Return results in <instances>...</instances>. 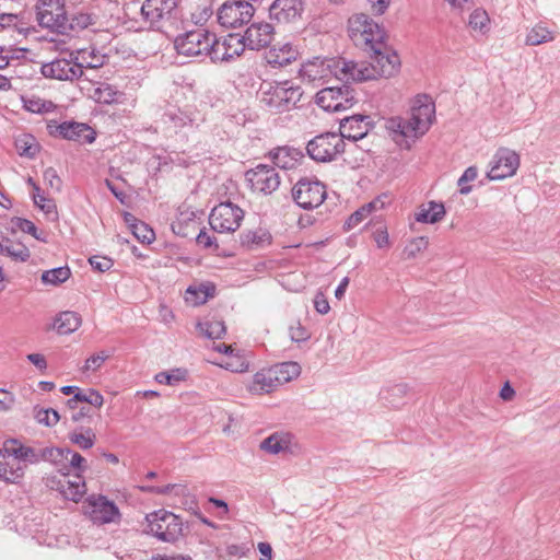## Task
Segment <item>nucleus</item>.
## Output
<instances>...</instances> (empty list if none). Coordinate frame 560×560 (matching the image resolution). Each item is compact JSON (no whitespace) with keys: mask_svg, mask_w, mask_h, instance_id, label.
<instances>
[{"mask_svg":"<svg viewBox=\"0 0 560 560\" xmlns=\"http://www.w3.org/2000/svg\"><path fill=\"white\" fill-rule=\"evenodd\" d=\"M434 115V103L429 96L421 95L415 100L407 117H390L386 120L385 128L396 144L409 150L412 143L430 129Z\"/></svg>","mask_w":560,"mask_h":560,"instance_id":"nucleus-1","label":"nucleus"},{"mask_svg":"<svg viewBox=\"0 0 560 560\" xmlns=\"http://www.w3.org/2000/svg\"><path fill=\"white\" fill-rule=\"evenodd\" d=\"M348 35L352 43L366 54L380 52V49L386 48L384 30L364 13L349 18Z\"/></svg>","mask_w":560,"mask_h":560,"instance_id":"nucleus-2","label":"nucleus"},{"mask_svg":"<svg viewBox=\"0 0 560 560\" xmlns=\"http://www.w3.org/2000/svg\"><path fill=\"white\" fill-rule=\"evenodd\" d=\"M301 86L290 81L265 83L260 88V103L272 113L289 112L301 101Z\"/></svg>","mask_w":560,"mask_h":560,"instance_id":"nucleus-3","label":"nucleus"},{"mask_svg":"<svg viewBox=\"0 0 560 560\" xmlns=\"http://www.w3.org/2000/svg\"><path fill=\"white\" fill-rule=\"evenodd\" d=\"M141 15L150 27L159 31L166 32L183 24L177 0H145L141 7Z\"/></svg>","mask_w":560,"mask_h":560,"instance_id":"nucleus-4","label":"nucleus"},{"mask_svg":"<svg viewBox=\"0 0 560 560\" xmlns=\"http://www.w3.org/2000/svg\"><path fill=\"white\" fill-rule=\"evenodd\" d=\"M159 124L166 137H180L182 139H187L188 135L199 126L195 112L176 106H168L161 115Z\"/></svg>","mask_w":560,"mask_h":560,"instance_id":"nucleus-5","label":"nucleus"},{"mask_svg":"<svg viewBox=\"0 0 560 560\" xmlns=\"http://www.w3.org/2000/svg\"><path fill=\"white\" fill-rule=\"evenodd\" d=\"M145 534L156 537L164 542H175L183 532L180 518L172 512L158 510L145 516Z\"/></svg>","mask_w":560,"mask_h":560,"instance_id":"nucleus-6","label":"nucleus"},{"mask_svg":"<svg viewBox=\"0 0 560 560\" xmlns=\"http://www.w3.org/2000/svg\"><path fill=\"white\" fill-rule=\"evenodd\" d=\"M340 57H314L302 63L299 74L303 82L317 85L327 82L331 77L340 80Z\"/></svg>","mask_w":560,"mask_h":560,"instance_id":"nucleus-7","label":"nucleus"},{"mask_svg":"<svg viewBox=\"0 0 560 560\" xmlns=\"http://www.w3.org/2000/svg\"><path fill=\"white\" fill-rule=\"evenodd\" d=\"M345 147L346 143L339 133L325 132L310 140L306 145V151L312 160L319 163H327L342 154Z\"/></svg>","mask_w":560,"mask_h":560,"instance_id":"nucleus-8","label":"nucleus"},{"mask_svg":"<svg viewBox=\"0 0 560 560\" xmlns=\"http://www.w3.org/2000/svg\"><path fill=\"white\" fill-rule=\"evenodd\" d=\"M326 186L318 179L301 178L292 188L295 203L305 210L319 207L326 199Z\"/></svg>","mask_w":560,"mask_h":560,"instance_id":"nucleus-9","label":"nucleus"},{"mask_svg":"<svg viewBox=\"0 0 560 560\" xmlns=\"http://www.w3.org/2000/svg\"><path fill=\"white\" fill-rule=\"evenodd\" d=\"M244 219V211L231 201L215 206L210 215L209 223L213 231L219 233L235 232Z\"/></svg>","mask_w":560,"mask_h":560,"instance_id":"nucleus-10","label":"nucleus"},{"mask_svg":"<svg viewBox=\"0 0 560 560\" xmlns=\"http://www.w3.org/2000/svg\"><path fill=\"white\" fill-rule=\"evenodd\" d=\"M83 63L78 61V57L70 52L67 57H59L50 62L43 63L42 74L47 79L59 81H73L83 75Z\"/></svg>","mask_w":560,"mask_h":560,"instance_id":"nucleus-11","label":"nucleus"},{"mask_svg":"<svg viewBox=\"0 0 560 560\" xmlns=\"http://www.w3.org/2000/svg\"><path fill=\"white\" fill-rule=\"evenodd\" d=\"M35 8L42 27L58 34L65 30L67 11L63 0H38Z\"/></svg>","mask_w":560,"mask_h":560,"instance_id":"nucleus-12","label":"nucleus"},{"mask_svg":"<svg viewBox=\"0 0 560 560\" xmlns=\"http://www.w3.org/2000/svg\"><path fill=\"white\" fill-rule=\"evenodd\" d=\"M254 12V7L247 1L228 0L218 9V22L228 28L238 27L248 23Z\"/></svg>","mask_w":560,"mask_h":560,"instance_id":"nucleus-13","label":"nucleus"},{"mask_svg":"<svg viewBox=\"0 0 560 560\" xmlns=\"http://www.w3.org/2000/svg\"><path fill=\"white\" fill-rule=\"evenodd\" d=\"M178 55L186 57L206 56L210 46V33L206 30L188 31L178 35L174 40Z\"/></svg>","mask_w":560,"mask_h":560,"instance_id":"nucleus-14","label":"nucleus"},{"mask_svg":"<svg viewBox=\"0 0 560 560\" xmlns=\"http://www.w3.org/2000/svg\"><path fill=\"white\" fill-rule=\"evenodd\" d=\"M245 179L253 191L270 195L279 188L280 176L273 166L258 164L246 171Z\"/></svg>","mask_w":560,"mask_h":560,"instance_id":"nucleus-15","label":"nucleus"},{"mask_svg":"<svg viewBox=\"0 0 560 560\" xmlns=\"http://www.w3.org/2000/svg\"><path fill=\"white\" fill-rule=\"evenodd\" d=\"M49 135L60 137L66 140L79 143H92L96 138V132L89 125L77 121H50L47 125Z\"/></svg>","mask_w":560,"mask_h":560,"instance_id":"nucleus-16","label":"nucleus"},{"mask_svg":"<svg viewBox=\"0 0 560 560\" xmlns=\"http://www.w3.org/2000/svg\"><path fill=\"white\" fill-rule=\"evenodd\" d=\"M315 103L327 112H340L350 108L354 103L349 86L325 88L315 95Z\"/></svg>","mask_w":560,"mask_h":560,"instance_id":"nucleus-17","label":"nucleus"},{"mask_svg":"<svg viewBox=\"0 0 560 560\" xmlns=\"http://www.w3.org/2000/svg\"><path fill=\"white\" fill-rule=\"evenodd\" d=\"M86 514L95 524L114 523L120 518L119 509L105 495H91L86 500Z\"/></svg>","mask_w":560,"mask_h":560,"instance_id":"nucleus-18","label":"nucleus"},{"mask_svg":"<svg viewBox=\"0 0 560 560\" xmlns=\"http://www.w3.org/2000/svg\"><path fill=\"white\" fill-rule=\"evenodd\" d=\"M520 166V155L508 148H500L492 158L488 178L501 180L513 176Z\"/></svg>","mask_w":560,"mask_h":560,"instance_id":"nucleus-19","label":"nucleus"},{"mask_svg":"<svg viewBox=\"0 0 560 560\" xmlns=\"http://www.w3.org/2000/svg\"><path fill=\"white\" fill-rule=\"evenodd\" d=\"M241 40L237 34H230L223 42L217 40L214 35L210 34L211 48L207 49L206 56L213 62L231 61L235 56L243 52Z\"/></svg>","mask_w":560,"mask_h":560,"instance_id":"nucleus-20","label":"nucleus"},{"mask_svg":"<svg viewBox=\"0 0 560 560\" xmlns=\"http://www.w3.org/2000/svg\"><path fill=\"white\" fill-rule=\"evenodd\" d=\"M68 475L67 471L61 474L60 477H48L46 486L58 491L65 499L78 502L85 493V482L80 475L75 476V480H70Z\"/></svg>","mask_w":560,"mask_h":560,"instance_id":"nucleus-21","label":"nucleus"},{"mask_svg":"<svg viewBox=\"0 0 560 560\" xmlns=\"http://www.w3.org/2000/svg\"><path fill=\"white\" fill-rule=\"evenodd\" d=\"M340 69V81H345L347 83L351 81L363 82L369 80H375L378 77H382L377 66H375L374 62H354L341 58Z\"/></svg>","mask_w":560,"mask_h":560,"instance_id":"nucleus-22","label":"nucleus"},{"mask_svg":"<svg viewBox=\"0 0 560 560\" xmlns=\"http://www.w3.org/2000/svg\"><path fill=\"white\" fill-rule=\"evenodd\" d=\"M273 37V27L269 23L259 22L253 23L245 32L243 36H240L241 47H245L250 50H259L267 47Z\"/></svg>","mask_w":560,"mask_h":560,"instance_id":"nucleus-23","label":"nucleus"},{"mask_svg":"<svg viewBox=\"0 0 560 560\" xmlns=\"http://www.w3.org/2000/svg\"><path fill=\"white\" fill-rule=\"evenodd\" d=\"M25 464H21L16 455L11 452L9 442L0 450V480L5 482H18L23 476Z\"/></svg>","mask_w":560,"mask_h":560,"instance_id":"nucleus-24","label":"nucleus"},{"mask_svg":"<svg viewBox=\"0 0 560 560\" xmlns=\"http://www.w3.org/2000/svg\"><path fill=\"white\" fill-rule=\"evenodd\" d=\"M372 126L371 117L368 115H354L346 117L340 121V136L342 140H351L353 142L363 139Z\"/></svg>","mask_w":560,"mask_h":560,"instance_id":"nucleus-25","label":"nucleus"},{"mask_svg":"<svg viewBox=\"0 0 560 560\" xmlns=\"http://www.w3.org/2000/svg\"><path fill=\"white\" fill-rule=\"evenodd\" d=\"M302 0H275L269 7V16L279 23H289L301 16Z\"/></svg>","mask_w":560,"mask_h":560,"instance_id":"nucleus-26","label":"nucleus"},{"mask_svg":"<svg viewBox=\"0 0 560 560\" xmlns=\"http://www.w3.org/2000/svg\"><path fill=\"white\" fill-rule=\"evenodd\" d=\"M300 51L290 43L277 44L266 52V61L273 68L285 67L298 59Z\"/></svg>","mask_w":560,"mask_h":560,"instance_id":"nucleus-27","label":"nucleus"},{"mask_svg":"<svg viewBox=\"0 0 560 560\" xmlns=\"http://www.w3.org/2000/svg\"><path fill=\"white\" fill-rule=\"evenodd\" d=\"M279 387L277 382V376L271 368L262 369L258 371L254 377L253 382L248 385V390L252 394L261 395L265 393H270Z\"/></svg>","mask_w":560,"mask_h":560,"instance_id":"nucleus-28","label":"nucleus"},{"mask_svg":"<svg viewBox=\"0 0 560 560\" xmlns=\"http://www.w3.org/2000/svg\"><path fill=\"white\" fill-rule=\"evenodd\" d=\"M369 55L375 66H377L382 77L394 75L400 65L398 55L396 52H387L386 48L380 49V52H370Z\"/></svg>","mask_w":560,"mask_h":560,"instance_id":"nucleus-29","label":"nucleus"},{"mask_svg":"<svg viewBox=\"0 0 560 560\" xmlns=\"http://www.w3.org/2000/svg\"><path fill=\"white\" fill-rule=\"evenodd\" d=\"M273 164L282 170H291L295 166L301 152L288 147H280L269 152Z\"/></svg>","mask_w":560,"mask_h":560,"instance_id":"nucleus-30","label":"nucleus"},{"mask_svg":"<svg viewBox=\"0 0 560 560\" xmlns=\"http://www.w3.org/2000/svg\"><path fill=\"white\" fill-rule=\"evenodd\" d=\"M292 443V435L287 432H275L260 443V448L270 454L288 451Z\"/></svg>","mask_w":560,"mask_h":560,"instance_id":"nucleus-31","label":"nucleus"},{"mask_svg":"<svg viewBox=\"0 0 560 560\" xmlns=\"http://www.w3.org/2000/svg\"><path fill=\"white\" fill-rule=\"evenodd\" d=\"M70 453H71V450L68 447L63 448V447H54V446L48 447L47 446V447H43L42 458H43V462L51 463L54 466H56L58 471L63 474V472L68 471V457H69Z\"/></svg>","mask_w":560,"mask_h":560,"instance_id":"nucleus-32","label":"nucleus"},{"mask_svg":"<svg viewBox=\"0 0 560 560\" xmlns=\"http://www.w3.org/2000/svg\"><path fill=\"white\" fill-rule=\"evenodd\" d=\"M8 442L11 446V452L16 455L18 459L21 460V464H25L26 466L27 464H37L43 462V447L24 446L16 440H10Z\"/></svg>","mask_w":560,"mask_h":560,"instance_id":"nucleus-33","label":"nucleus"},{"mask_svg":"<svg viewBox=\"0 0 560 560\" xmlns=\"http://www.w3.org/2000/svg\"><path fill=\"white\" fill-rule=\"evenodd\" d=\"M240 242L247 249L264 247L271 243V234L265 229L248 230L240 235Z\"/></svg>","mask_w":560,"mask_h":560,"instance_id":"nucleus-34","label":"nucleus"},{"mask_svg":"<svg viewBox=\"0 0 560 560\" xmlns=\"http://www.w3.org/2000/svg\"><path fill=\"white\" fill-rule=\"evenodd\" d=\"M94 23V18L88 12H75L70 18L67 15L65 21V30L59 34L70 35L71 33H78Z\"/></svg>","mask_w":560,"mask_h":560,"instance_id":"nucleus-35","label":"nucleus"},{"mask_svg":"<svg viewBox=\"0 0 560 560\" xmlns=\"http://www.w3.org/2000/svg\"><path fill=\"white\" fill-rule=\"evenodd\" d=\"M81 316L72 311L61 312L56 320L55 327L60 335H69L81 326Z\"/></svg>","mask_w":560,"mask_h":560,"instance_id":"nucleus-36","label":"nucleus"},{"mask_svg":"<svg viewBox=\"0 0 560 560\" xmlns=\"http://www.w3.org/2000/svg\"><path fill=\"white\" fill-rule=\"evenodd\" d=\"M279 386L289 383L301 374V366L298 362L288 361L271 366Z\"/></svg>","mask_w":560,"mask_h":560,"instance_id":"nucleus-37","label":"nucleus"},{"mask_svg":"<svg viewBox=\"0 0 560 560\" xmlns=\"http://www.w3.org/2000/svg\"><path fill=\"white\" fill-rule=\"evenodd\" d=\"M445 215L444 205L441 202L430 201L428 208H421L416 214V220L422 223L440 222Z\"/></svg>","mask_w":560,"mask_h":560,"instance_id":"nucleus-38","label":"nucleus"},{"mask_svg":"<svg viewBox=\"0 0 560 560\" xmlns=\"http://www.w3.org/2000/svg\"><path fill=\"white\" fill-rule=\"evenodd\" d=\"M197 328L208 339H220L226 332L224 322L219 319L200 322Z\"/></svg>","mask_w":560,"mask_h":560,"instance_id":"nucleus-39","label":"nucleus"},{"mask_svg":"<svg viewBox=\"0 0 560 560\" xmlns=\"http://www.w3.org/2000/svg\"><path fill=\"white\" fill-rule=\"evenodd\" d=\"M71 276V270L68 266H61L42 273V282L45 284L58 285L67 281Z\"/></svg>","mask_w":560,"mask_h":560,"instance_id":"nucleus-40","label":"nucleus"},{"mask_svg":"<svg viewBox=\"0 0 560 560\" xmlns=\"http://www.w3.org/2000/svg\"><path fill=\"white\" fill-rule=\"evenodd\" d=\"M15 147L21 156L33 159L39 152V144L31 135H24L15 141Z\"/></svg>","mask_w":560,"mask_h":560,"instance_id":"nucleus-41","label":"nucleus"},{"mask_svg":"<svg viewBox=\"0 0 560 560\" xmlns=\"http://www.w3.org/2000/svg\"><path fill=\"white\" fill-rule=\"evenodd\" d=\"M552 39V33L541 24H537L527 33L525 43L529 46H537Z\"/></svg>","mask_w":560,"mask_h":560,"instance_id":"nucleus-42","label":"nucleus"},{"mask_svg":"<svg viewBox=\"0 0 560 560\" xmlns=\"http://www.w3.org/2000/svg\"><path fill=\"white\" fill-rule=\"evenodd\" d=\"M12 223L14 224L15 228H18L19 230H21L24 233L32 235L37 241H40L43 243L48 242L47 233H45L43 231L38 232V229L35 226V224L32 221L16 217V218L12 219Z\"/></svg>","mask_w":560,"mask_h":560,"instance_id":"nucleus-43","label":"nucleus"},{"mask_svg":"<svg viewBox=\"0 0 560 560\" xmlns=\"http://www.w3.org/2000/svg\"><path fill=\"white\" fill-rule=\"evenodd\" d=\"M92 97L101 104H113L117 102L118 92L107 83H101L94 89Z\"/></svg>","mask_w":560,"mask_h":560,"instance_id":"nucleus-44","label":"nucleus"},{"mask_svg":"<svg viewBox=\"0 0 560 560\" xmlns=\"http://www.w3.org/2000/svg\"><path fill=\"white\" fill-rule=\"evenodd\" d=\"M408 392L407 384H396L383 392V398L394 408H398L400 401L397 398H402Z\"/></svg>","mask_w":560,"mask_h":560,"instance_id":"nucleus-45","label":"nucleus"},{"mask_svg":"<svg viewBox=\"0 0 560 560\" xmlns=\"http://www.w3.org/2000/svg\"><path fill=\"white\" fill-rule=\"evenodd\" d=\"M131 232L141 243L150 244L155 238L154 231L142 221L131 224Z\"/></svg>","mask_w":560,"mask_h":560,"instance_id":"nucleus-46","label":"nucleus"},{"mask_svg":"<svg viewBox=\"0 0 560 560\" xmlns=\"http://www.w3.org/2000/svg\"><path fill=\"white\" fill-rule=\"evenodd\" d=\"M71 443L78 445L82 450H89L93 447L95 443V434L91 429H88L85 433L72 432L69 434Z\"/></svg>","mask_w":560,"mask_h":560,"instance_id":"nucleus-47","label":"nucleus"},{"mask_svg":"<svg viewBox=\"0 0 560 560\" xmlns=\"http://www.w3.org/2000/svg\"><path fill=\"white\" fill-rule=\"evenodd\" d=\"M33 201L35 206H37L46 215L50 217L52 215V220L58 219V211L57 206L54 201V199L46 198L43 195H34Z\"/></svg>","mask_w":560,"mask_h":560,"instance_id":"nucleus-48","label":"nucleus"},{"mask_svg":"<svg viewBox=\"0 0 560 560\" xmlns=\"http://www.w3.org/2000/svg\"><path fill=\"white\" fill-rule=\"evenodd\" d=\"M187 372L182 369L172 370L171 372H160L155 375V381L160 384L175 385L186 378Z\"/></svg>","mask_w":560,"mask_h":560,"instance_id":"nucleus-49","label":"nucleus"},{"mask_svg":"<svg viewBox=\"0 0 560 560\" xmlns=\"http://www.w3.org/2000/svg\"><path fill=\"white\" fill-rule=\"evenodd\" d=\"M35 419L40 424H45L47 427H54L59 421L60 416H59L58 411L52 408H47V409L42 408V409L35 410Z\"/></svg>","mask_w":560,"mask_h":560,"instance_id":"nucleus-50","label":"nucleus"},{"mask_svg":"<svg viewBox=\"0 0 560 560\" xmlns=\"http://www.w3.org/2000/svg\"><path fill=\"white\" fill-rule=\"evenodd\" d=\"M190 18L195 25H203L213 14L210 7L190 5Z\"/></svg>","mask_w":560,"mask_h":560,"instance_id":"nucleus-51","label":"nucleus"},{"mask_svg":"<svg viewBox=\"0 0 560 560\" xmlns=\"http://www.w3.org/2000/svg\"><path fill=\"white\" fill-rule=\"evenodd\" d=\"M73 400H79L80 402H88L94 407H102L104 402L103 396L94 389H90L88 393L77 392L73 395Z\"/></svg>","mask_w":560,"mask_h":560,"instance_id":"nucleus-52","label":"nucleus"},{"mask_svg":"<svg viewBox=\"0 0 560 560\" xmlns=\"http://www.w3.org/2000/svg\"><path fill=\"white\" fill-rule=\"evenodd\" d=\"M478 176V170L476 166H469L465 170L463 175L458 178L457 185L459 186V192L467 195L471 191V186L466 185L469 182H474Z\"/></svg>","mask_w":560,"mask_h":560,"instance_id":"nucleus-53","label":"nucleus"},{"mask_svg":"<svg viewBox=\"0 0 560 560\" xmlns=\"http://www.w3.org/2000/svg\"><path fill=\"white\" fill-rule=\"evenodd\" d=\"M8 249H7V256L11 257L12 259L14 260H18V261H26L28 260L30 256H31V253H30V249L23 245V244H11L9 241H8Z\"/></svg>","mask_w":560,"mask_h":560,"instance_id":"nucleus-54","label":"nucleus"},{"mask_svg":"<svg viewBox=\"0 0 560 560\" xmlns=\"http://www.w3.org/2000/svg\"><path fill=\"white\" fill-rule=\"evenodd\" d=\"M489 23V16L485 10L476 9L469 15V25L474 30L483 31Z\"/></svg>","mask_w":560,"mask_h":560,"instance_id":"nucleus-55","label":"nucleus"},{"mask_svg":"<svg viewBox=\"0 0 560 560\" xmlns=\"http://www.w3.org/2000/svg\"><path fill=\"white\" fill-rule=\"evenodd\" d=\"M110 357V353L107 351H100L96 354L91 355L86 359L85 364L83 366V371H96L102 364Z\"/></svg>","mask_w":560,"mask_h":560,"instance_id":"nucleus-56","label":"nucleus"},{"mask_svg":"<svg viewBox=\"0 0 560 560\" xmlns=\"http://www.w3.org/2000/svg\"><path fill=\"white\" fill-rule=\"evenodd\" d=\"M208 296H209V292H208V288H206V287H200V288L189 287L186 290V300L191 301L195 304L205 303L207 301Z\"/></svg>","mask_w":560,"mask_h":560,"instance_id":"nucleus-57","label":"nucleus"},{"mask_svg":"<svg viewBox=\"0 0 560 560\" xmlns=\"http://www.w3.org/2000/svg\"><path fill=\"white\" fill-rule=\"evenodd\" d=\"M71 468L81 472L88 469L86 459L72 450L68 457V472Z\"/></svg>","mask_w":560,"mask_h":560,"instance_id":"nucleus-58","label":"nucleus"},{"mask_svg":"<svg viewBox=\"0 0 560 560\" xmlns=\"http://www.w3.org/2000/svg\"><path fill=\"white\" fill-rule=\"evenodd\" d=\"M45 183L56 191H60L62 187V180L59 177L57 171L52 167H48L43 174Z\"/></svg>","mask_w":560,"mask_h":560,"instance_id":"nucleus-59","label":"nucleus"},{"mask_svg":"<svg viewBox=\"0 0 560 560\" xmlns=\"http://www.w3.org/2000/svg\"><path fill=\"white\" fill-rule=\"evenodd\" d=\"M290 338L294 342H302L310 339L311 334L308 330L298 322L295 325H292L289 329Z\"/></svg>","mask_w":560,"mask_h":560,"instance_id":"nucleus-60","label":"nucleus"},{"mask_svg":"<svg viewBox=\"0 0 560 560\" xmlns=\"http://www.w3.org/2000/svg\"><path fill=\"white\" fill-rule=\"evenodd\" d=\"M89 261L94 270L101 272L109 270L114 265V261L105 256H93Z\"/></svg>","mask_w":560,"mask_h":560,"instance_id":"nucleus-61","label":"nucleus"},{"mask_svg":"<svg viewBox=\"0 0 560 560\" xmlns=\"http://www.w3.org/2000/svg\"><path fill=\"white\" fill-rule=\"evenodd\" d=\"M196 243L203 248L214 247L217 249L219 246L217 244V238L211 236L206 229L200 230V232L196 236Z\"/></svg>","mask_w":560,"mask_h":560,"instance_id":"nucleus-62","label":"nucleus"},{"mask_svg":"<svg viewBox=\"0 0 560 560\" xmlns=\"http://www.w3.org/2000/svg\"><path fill=\"white\" fill-rule=\"evenodd\" d=\"M370 213L366 211L364 207H361L357 211H354L346 221L347 230L354 229L358 226Z\"/></svg>","mask_w":560,"mask_h":560,"instance_id":"nucleus-63","label":"nucleus"},{"mask_svg":"<svg viewBox=\"0 0 560 560\" xmlns=\"http://www.w3.org/2000/svg\"><path fill=\"white\" fill-rule=\"evenodd\" d=\"M428 246V240L425 237L415 238L407 247L406 252L408 257H415L418 253L425 249Z\"/></svg>","mask_w":560,"mask_h":560,"instance_id":"nucleus-64","label":"nucleus"}]
</instances>
